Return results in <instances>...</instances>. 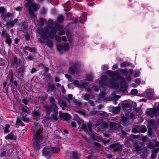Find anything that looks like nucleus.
Wrapping results in <instances>:
<instances>
[{
	"mask_svg": "<svg viewBox=\"0 0 159 159\" xmlns=\"http://www.w3.org/2000/svg\"><path fill=\"white\" fill-rule=\"evenodd\" d=\"M37 33L41 35V38L43 40H46L48 39H51L54 38L55 40L58 42L61 41V38L57 35H55L57 31L56 29L53 27L51 28V31L49 32L48 28H42L41 27H38L37 29Z\"/></svg>",
	"mask_w": 159,
	"mask_h": 159,
	"instance_id": "f257e3e1",
	"label": "nucleus"
},
{
	"mask_svg": "<svg viewBox=\"0 0 159 159\" xmlns=\"http://www.w3.org/2000/svg\"><path fill=\"white\" fill-rule=\"evenodd\" d=\"M17 69L16 72V75L18 78H23L24 73L25 69V67L23 65L22 61L21 59L19 60V63L16 66Z\"/></svg>",
	"mask_w": 159,
	"mask_h": 159,
	"instance_id": "f03ea898",
	"label": "nucleus"
},
{
	"mask_svg": "<svg viewBox=\"0 0 159 159\" xmlns=\"http://www.w3.org/2000/svg\"><path fill=\"white\" fill-rule=\"evenodd\" d=\"M120 125L119 124L113 122H110L109 124V131L110 132H114L119 129Z\"/></svg>",
	"mask_w": 159,
	"mask_h": 159,
	"instance_id": "7ed1b4c3",
	"label": "nucleus"
},
{
	"mask_svg": "<svg viewBox=\"0 0 159 159\" xmlns=\"http://www.w3.org/2000/svg\"><path fill=\"white\" fill-rule=\"evenodd\" d=\"M80 66V64L77 63H75L72 64L69 67V72L71 74H74L77 72L78 68Z\"/></svg>",
	"mask_w": 159,
	"mask_h": 159,
	"instance_id": "20e7f679",
	"label": "nucleus"
},
{
	"mask_svg": "<svg viewBox=\"0 0 159 159\" xmlns=\"http://www.w3.org/2000/svg\"><path fill=\"white\" fill-rule=\"evenodd\" d=\"M34 141L36 142H40L42 141L43 139V136L41 132L39 131L37 132L36 134L33 136Z\"/></svg>",
	"mask_w": 159,
	"mask_h": 159,
	"instance_id": "39448f33",
	"label": "nucleus"
},
{
	"mask_svg": "<svg viewBox=\"0 0 159 159\" xmlns=\"http://www.w3.org/2000/svg\"><path fill=\"white\" fill-rule=\"evenodd\" d=\"M43 155L46 157L47 159H49L51 157L52 154L50 149L48 148H44L43 150Z\"/></svg>",
	"mask_w": 159,
	"mask_h": 159,
	"instance_id": "423d86ee",
	"label": "nucleus"
},
{
	"mask_svg": "<svg viewBox=\"0 0 159 159\" xmlns=\"http://www.w3.org/2000/svg\"><path fill=\"white\" fill-rule=\"evenodd\" d=\"M59 117L62 120L64 119L65 120H68L71 118V116L67 113H63L61 112H59Z\"/></svg>",
	"mask_w": 159,
	"mask_h": 159,
	"instance_id": "0eeeda50",
	"label": "nucleus"
},
{
	"mask_svg": "<svg viewBox=\"0 0 159 159\" xmlns=\"http://www.w3.org/2000/svg\"><path fill=\"white\" fill-rule=\"evenodd\" d=\"M81 129L85 132H92V125L90 123H88L87 125L83 124L81 126Z\"/></svg>",
	"mask_w": 159,
	"mask_h": 159,
	"instance_id": "6e6552de",
	"label": "nucleus"
},
{
	"mask_svg": "<svg viewBox=\"0 0 159 159\" xmlns=\"http://www.w3.org/2000/svg\"><path fill=\"white\" fill-rule=\"evenodd\" d=\"M14 14L13 13H10L9 12H6L4 14H1V16L2 19L4 21L6 20L7 18H12L14 17Z\"/></svg>",
	"mask_w": 159,
	"mask_h": 159,
	"instance_id": "1a4fd4ad",
	"label": "nucleus"
},
{
	"mask_svg": "<svg viewBox=\"0 0 159 159\" xmlns=\"http://www.w3.org/2000/svg\"><path fill=\"white\" fill-rule=\"evenodd\" d=\"M109 147L111 148H113V150L115 152H116L120 150L121 148V146L119 143H116L111 144Z\"/></svg>",
	"mask_w": 159,
	"mask_h": 159,
	"instance_id": "9d476101",
	"label": "nucleus"
},
{
	"mask_svg": "<svg viewBox=\"0 0 159 159\" xmlns=\"http://www.w3.org/2000/svg\"><path fill=\"white\" fill-rule=\"evenodd\" d=\"M31 115L33 117V119L34 120H37L39 119L41 114L38 111H32Z\"/></svg>",
	"mask_w": 159,
	"mask_h": 159,
	"instance_id": "9b49d317",
	"label": "nucleus"
},
{
	"mask_svg": "<svg viewBox=\"0 0 159 159\" xmlns=\"http://www.w3.org/2000/svg\"><path fill=\"white\" fill-rule=\"evenodd\" d=\"M38 4L35 3H32L30 5L29 7H26L28 8H30L32 11L35 12L38 9Z\"/></svg>",
	"mask_w": 159,
	"mask_h": 159,
	"instance_id": "f8f14e48",
	"label": "nucleus"
},
{
	"mask_svg": "<svg viewBox=\"0 0 159 159\" xmlns=\"http://www.w3.org/2000/svg\"><path fill=\"white\" fill-rule=\"evenodd\" d=\"M21 30L25 33L27 32L28 31V27L26 22H25L22 24L21 28Z\"/></svg>",
	"mask_w": 159,
	"mask_h": 159,
	"instance_id": "ddd939ff",
	"label": "nucleus"
},
{
	"mask_svg": "<svg viewBox=\"0 0 159 159\" xmlns=\"http://www.w3.org/2000/svg\"><path fill=\"white\" fill-rule=\"evenodd\" d=\"M155 111L154 109H148L146 111V114L147 115L151 117H153L154 116Z\"/></svg>",
	"mask_w": 159,
	"mask_h": 159,
	"instance_id": "4468645a",
	"label": "nucleus"
},
{
	"mask_svg": "<svg viewBox=\"0 0 159 159\" xmlns=\"http://www.w3.org/2000/svg\"><path fill=\"white\" fill-rule=\"evenodd\" d=\"M15 138V136L13 133L12 132L8 134L5 137V138L7 140H14Z\"/></svg>",
	"mask_w": 159,
	"mask_h": 159,
	"instance_id": "2eb2a0df",
	"label": "nucleus"
},
{
	"mask_svg": "<svg viewBox=\"0 0 159 159\" xmlns=\"http://www.w3.org/2000/svg\"><path fill=\"white\" fill-rule=\"evenodd\" d=\"M50 150L51 154L58 153L60 151V148L56 147H50Z\"/></svg>",
	"mask_w": 159,
	"mask_h": 159,
	"instance_id": "dca6fc26",
	"label": "nucleus"
},
{
	"mask_svg": "<svg viewBox=\"0 0 159 159\" xmlns=\"http://www.w3.org/2000/svg\"><path fill=\"white\" fill-rule=\"evenodd\" d=\"M43 107L45 108L46 114L47 115H49L52 111L51 108L50 106L45 105Z\"/></svg>",
	"mask_w": 159,
	"mask_h": 159,
	"instance_id": "f3484780",
	"label": "nucleus"
},
{
	"mask_svg": "<svg viewBox=\"0 0 159 159\" xmlns=\"http://www.w3.org/2000/svg\"><path fill=\"white\" fill-rule=\"evenodd\" d=\"M107 74L111 77H113L117 75L118 73L116 71H112L110 70H107L106 72Z\"/></svg>",
	"mask_w": 159,
	"mask_h": 159,
	"instance_id": "a211bd4d",
	"label": "nucleus"
},
{
	"mask_svg": "<svg viewBox=\"0 0 159 159\" xmlns=\"http://www.w3.org/2000/svg\"><path fill=\"white\" fill-rule=\"evenodd\" d=\"M18 20L17 19H15L12 21H9L7 23V25L10 26L11 27H13L15 24L18 21Z\"/></svg>",
	"mask_w": 159,
	"mask_h": 159,
	"instance_id": "6ab92c4d",
	"label": "nucleus"
},
{
	"mask_svg": "<svg viewBox=\"0 0 159 159\" xmlns=\"http://www.w3.org/2000/svg\"><path fill=\"white\" fill-rule=\"evenodd\" d=\"M16 127L18 128L20 126H24V125L20 119H18L16 120Z\"/></svg>",
	"mask_w": 159,
	"mask_h": 159,
	"instance_id": "aec40b11",
	"label": "nucleus"
},
{
	"mask_svg": "<svg viewBox=\"0 0 159 159\" xmlns=\"http://www.w3.org/2000/svg\"><path fill=\"white\" fill-rule=\"evenodd\" d=\"M47 86L48 89H50L52 91H54L56 89L55 85L54 84H51L48 83L47 84Z\"/></svg>",
	"mask_w": 159,
	"mask_h": 159,
	"instance_id": "412c9836",
	"label": "nucleus"
},
{
	"mask_svg": "<svg viewBox=\"0 0 159 159\" xmlns=\"http://www.w3.org/2000/svg\"><path fill=\"white\" fill-rule=\"evenodd\" d=\"M131 107V104L128 103H124L122 106V107L124 110H127L128 108H130Z\"/></svg>",
	"mask_w": 159,
	"mask_h": 159,
	"instance_id": "4be33fe9",
	"label": "nucleus"
},
{
	"mask_svg": "<svg viewBox=\"0 0 159 159\" xmlns=\"http://www.w3.org/2000/svg\"><path fill=\"white\" fill-rule=\"evenodd\" d=\"M10 128V125L8 124H6L5 125V127L3 128L4 130V133L5 134L7 133L10 132V130L9 129Z\"/></svg>",
	"mask_w": 159,
	"mask_h": 159,
	"instance_id": "5701e85b",
	"label": "nucleus"
},
{
	"mask_svg": "<svg viewBox=\"0 0 159 159\" xmlns=\"http://www.w3.org/2000/svg\"><path fill=\"white\" fill-rule=\"evenodd\" d=\"M120 98V96L119 95H115L113 97V101L112 102L115 105H116L117 103V102L116 101V100H118V99Z\"/></svg>",
	"mask_w": 159,
	"mask_h": 159,
	"instance_id": "b1692460",
	"label": "nucleus"
},
{
	"mask_svg": "<svg viewBox=\"0 0 159 159\" xmlns=\"http://www.w3.org/2000/svg\"><path fill=\"white\" fill-rule=\"evenodd\" d=\"M47 39L46 42L47 45L50 48H52L53 46V42L50 39Z\"/></svg>",
	"mask_w": 159,
	"mask_h": 159,
	"instance_id": "393cba45",
	"label": "nucleus"
},
{
	"mask_svg": "<svg viewBox=\"0 0 159 159\" xmlns=\"http://www.w3.org/2000/svg\"><path fill=\"white\" fill-rule=\"evenodd\" d=\"M6 39L5 42L8 44L9 46H11L12 43V40L10 38V36L9 35V36L7 37Z\"/></svg>",
	"mask_w": 159,
	"mask_h": 159,
	"instance_id": "a878e982",
	"label": "nucleus"
},
{
	"mask_svg": "<svg viewBox=\"0 0 159 159\" xmlns=\"http://www.w3.org/2000/svg\"><path fill=\"white\" fill-rule=\"evenodd\" d=\"M39 142L34 141L33 147L35 149L38 150L40 149V147L39 144Z\"/></svg>",
	"mask_w": 159,
	"mask_h": 159,
	"instance_id": "bb28decb",
	"label": "nucleus"
},
{
	"mask_svg": "<svg viewBox=\"0 0 159 159\" xmlns=\"http://www.w3.org/2000/svg\"><path fill=\"white\" fill-rule=\"evenodd\" d=\"M58 103L60 107H67V105L65 102L63 100H60L58 101Z\"/></svg>",
	"mask_w": 159,
	"mask_h": 159,
	"instance_id": "cd10ccee",
	"label": "nucleus"
},
{
	"mask_svg": "<svg viewBox=\"0 0 159 159\" xmlns=\"http://www.w3.org/2000/svg\"><path fill=\"white\" fill-rule=\"evenodd\" d=\"M155 124V121L153 120H150L148 121V127L152 128Z\"/></svg>",
	"mask_w": 159,
	"mask_h": 159,
	"instance_id": "c85d7f7f",
	"label": "nucleus"
},
{
	"mask_svg": "<svg viewBox=\"0 0 159 159\" xmlns=\"http://www.w3.org/2000/svg\"><path fill=\"white\" fill-rule=\"evenodd\" d=\"M55 27H54L56 29V30L60 31L62 29L61 26L58 23H55Z\"/></svg>",
	"mask_w": 159,
	"mask_h": 159,
	"instance_id": "c756f323",
	"label": "nucleus"
},
{
	"mask_svg": "<svg viewBox=\"0 0 159 159\" xmlns=\"http://www.w3.org/2000/svg\"><path fill=\"white\" fill-rule=\"evenodd\" d=\"M19 59L18 60L17 57H15L13 58V61L11 65L12 66H14L15 65H17L18 64Z\"/></svg>",
	"mask_w": 159,
	"mask_h": 159,
	"instance_id": "7c9ffc66",
	"label": "nucleus"
},
{
	"mask_svg": "<svg viewBox=\"0 0 159 159\" xmlns=\"http://www.w3.org/2000/svg\"><path fill=\"white\" fill-rule=\"evenodd\" d=\"M88 86V84L83 81L81 82L80 83L79 87L80 88H85Z\"/></svg>",
	"mask_w": 159,
	"mask_h": 159,
	"instance_id": "2f4dec72",
	"label": "nucleus"
},
{
	"mask_svg": "<svg viewBox=\"0 0 159 159\" xmlns=\"http://www.w3.org/2000/svg\"><path fill=\"white\" fill-rule=\"evenodd\" d=\"M93 78V75L91 73L88 74L87 75L86 79L89 81H92Z\"/></svg>",
	"mask_w": 159,
	"mask_h": 159,
	"instance_id": "473e14b6",
	"label": "nucleus"
},
{
	"mask_svg": "<svg viewBox=\"0 0 159 159\" xmlns=\"http://www.w3.org/2000/svg\"><path fill=\"white\" fill-rule=\"evenodd\" d=\"M45 20L43 18H40L38 21V24L40 26H43L44 25V22Z\"/></svg>",
	"mask_w": 159,
	"mask_h": 159,
	"instance_id": "72a5a7b5",
	"label": "nucleus"
},
{
	"mask_svg": "<svg viewBox=\"0 0 159 159\" xmlns=\"http://www.w3.org/2000/svg\"><path fill=\"white\" fill-rule=\"evenodd\" d=\"M146 96L147 97L150 99H152L153 97V93L150 92L147 93H146Z\"/></svg>",
	"mask_w": 159,
	"mask_h": 159,
	"instance_id": "f704fd0d",
	"label": "nucleus"
},
{
	"mask_svg": "<svg viewBox=\"0 0 159 159\" xmlns=\"http://www.w3.org/2000/svg\"><path fill=\"white\" fill-rule=\"evenodd\" d=\"M155 111L154 113V116L157 117L159 116V107H157L156 108L154 109Z\"/></svg>",
	"mask_w": 159,
	"mask_h": 159,
	"instance_id": "c9c22d12",
	"label": "nucleus"
},
{
	"mask_svg": "<svg viewBox=\"0 0 159 159\" xmlns=\"http://www.w3.org/2000/svg\"><path fill=\"white\" fill-rule=\"evenodd\" d=\"M127 66H131V64L128 62L125 61L122 63L120 64L121 67H126Z\"/></svg>",
	"mask_w": 159,
	"mask_h": 159,
	"instance_id": "e433bc0d",
	"label": "nucleus"
},
{
	"mask_svg": "<svg viewBox=\"0 0 159 159\" xmlns=\"http://www.w3.org/2000/svg\"><path fill=\"white\" fill-rule=\"evenodd\" d=\"M9 35L8 34L7 32H6V31L5 30H3L1 34V36L3 37V38H6L7 37L9 36Z\"/></svg>",
	"mask_w": 159,
	"mask_h": 159,
	"instance_id": "4c0bfd02",
	"label": "nucleus"
},
{
	"mask_svg": "<svg viewBox=\"0 0 159 159\" xmlns=\"http://www.w3.org/2000/svg\"><path fill=\"white\" fill-rule=\"evenodd\" d=\"M64 16L62 15H60L57 18V20L58 22H62L64 20Z\"/></svg>",
	"mask_w": 159,
	"mask_h": 159,
	"instance_id": "58836bf2",
	"label": "nucleus"
},
{
	"mask_svg": "<svg viewBox=\"0 0 159 159\" xmlns=\"http://www.w3.org/2000/svg\"><path fill=\"white\" fill-rule=\"evenodd\" d=\"M78 155L77 153L75 152H73L72 155V159H78Z\"/></svg>",
	"mask_w": 159,
	"mask_h": 159,
	"instance_id": "ea45409f",
	"label": "nucleus"
},
{
	"mask_svg": "<svg viewBox=\"0 0 159 159\" xmlns=\"http://www.w3.org/2000/svg\"><path fill=\"white\" fill-rule=\"evenodd\" d=\"M28 10L29 11L30 15L31 18H34V14L33 12V11L31 10L30 8H28Z\"/></svg>",
	"mask_w": 159,
	"mask_h": 159,
	"instance_id": "a19ab883",
	"label": "nucleus"
},
{
	"mask_svg": "<svg viewBox=\"0 0 159 159\" xmlns=\"http://www.w3.org/2000/svg\"><path fill=\"white\" fill-rule=\"evenodd\" d=\"M63 48L65 51H67L69 50V45L68 43H65L63 45Z\"/></svg>",
	"mask_w": 159,
	"mask_h": 159,
	"instance_id": "79ce46f5",
	"label": "nucleus"
},
{
	"mask_svg": "<svg viewBox=\"0 0 159 159\" xmlns=\"http://www.w3.org/2000/svg\"><path fill=\"white\" fill-rule=\"evenodd\" d=\"M50 106L51 107H52V108H53L54 110H57L58 109L57 107L56 106V104L54 103H51Z\"/></svg>",
	"mask_w": 159,
	"mask_h": 159,
	"instance_id": "37998d69",
	"label": "nucleus"
},
{
	"mask_svg": "<svg viewBox=\"0 0 159 159\" xmlns=\"http://www.w3.org/2000/svg\"><path fill=\"white\" fill-rule=\"evenodd\" d=\"M57 47V50L60 51L64 49L63 45L61 44H58Z\"/></svg>",
	"mask_w": 159,
	"mask_h": 159,
	"instance_id": "c03bdc74",
	"label": "nucleus"
},
{
	"mask_svg": "<svg viewBox=\"0 0 159 159\" xmlns=\"http://www.w3.org/2000/svg\"><path fill=\"white\" fill-rule=\"evenodd\" d=\"M140 129L143 133H144L147 131V128L145 126H142L140 128Z\"/></svg>",
	"mask_w": 159,
	"mask_h": 159,
	"instance_id": "a18cd8bd",
	"label": "nucleus"
},
{
	"mask_svg": "<svg viewBox=\"0 0 159 159\" xmlns=\"http://www.w3.org/2000/svg\"><path fill=\"white\" fill-rule=\"evenodd\" d=\"M25 0L27 2V3L25 4V7H29V5H30V4L33 3L32 2L33 0Z\"/></svg>",
	"mask_w": 159,
	"mask_h": 159,
	"instance_id": "49530a36",
	"label": "nucleus"
},
{
	"mask_svg": "<svg viewBox=\"0 0 159 159\" xmlns=\"http://www.w3.org/2000/svg\"><path fill=\"white\" fill-rule=\"evenodd\" d=\"M120 71L122 73V74L126 76L127 75L128 72L127 71L122 69H120Z\"/></svg>",
	"mask_w": 159,
	"mask_h": 159,
	"instance_id": "de8ad7c7",
	"label": "nucleus"
},
{
	"mask_svg": "<svg viewBox=\"0 0 159 159\" xmlns=\"http://www.w3.org/2000/svg\"><path fill=\"white\" fill-rule=\"evenodd\" d=\"M102 125L103 128H105L107 127L108 128L109 124H107L106 122H103L102 123Z\"/></svg>",
	"mask_w": 159,
	"mask_h": 159,
	"instance_id": "09e8293b",
	"label": "nucleus"
},
{
	"mask_svg": "<svg viewBox=\"0 0 159 159\" xmlns=\"http://www.w3.org/2000/svg\"><path fill=\"white\" fill-rule=\"evenodd\" d=\"M138 93V91L137 89H132L131 92V93L132 95H136Z\"/></svg>",
	"mask_w": 159,
	"mask_h": 159,
	"instance_id": "8fccbe9b",
	"label": "nucleus"
},
{
	"mask_svg": "<svg viewBox=\"0 0 159 159\" xmlns=\"http://www.w3.org/2000/svg\"><path fill=\"white\" fill-rule=\"evenodd\" d=\"M48 99L50 102L51 103H54L55 101V100L54 98L52 96L49 97Z\"/></svg>",
	"mask_w": 159,
	"mask_h": 159,
	"instance_id": "3c124183",
	"label": "nucleus"
},
{
	"mask_svg": "<svg viewBox=\"0 0 159 159\" xmlns=\"http://www.w3.org/2000/svg\"><path fill=\"white\" fill-rule=\"evenodd\" d=\"M148 147L150 149H153L154 148V145L152 143L150 142L148 143Z\"/></svg>",
	"mask_w": 159,
	"mask_h": 159,
	"instance_id": "603ef678",
	"label": "nucleus"
},
{
	"mask_svg": "<svg viewBox=\"0 0 159 159\" xmlns=\"http://www.w3.org/2000/svg\"><path fill=\"white\" fill-rule=\"evenodd\" d=\"M99 84L101 85L102 86H106L107 85V84L105 80H101L99 82Z\"/></svg>",
	"mask_w": 159,
	"mask_h": 159,
	"instance_id": "864d4df0",
	"label": "nucleus"
},
{
	"mask_svg": "<svg viewBox=\"0 0 159 159\" xmlns=\"http://www.w3.org/2000/svg\"><path fill=\"white\" fill-rule=\"evenodd\" d=\"M5 11V9L4 7H0V13L1 14H4Z\"/></svg>",
	"mask_w": 159,
	"mask_h": 159,
	"instance_id": "5fc2aeb1",
	"label": "nucleus"
},
{
	"mask_svg": "<svg viewBox=\"0 0 159 159\" xmlns=\"http://www.w3.org/2000/svg\"><path fill=\"white\" fill-rule=\"evenodd\" d=\"M9 149L8 150V152L9 153H11L13 151V147L12 145H10V146L9 147Z\"/></svg>",
	"mask_w": 159,
	"mask_h": 159,
	"instance_id": "6e6d98bb",
	"label": "nucleus"
},
{
	"mask_svg": "<svg viewBox=\"0 0 159 159\" xmlns=\"http://www.w3.org/2000/svg\"><path fill=\"white\" fill-rule=\"evenodd\" d=\"M90 97V95L88 94H85L84 96H82L83 98H84L86 100H88L89 98Z\"/></svg>",
	"mask_w": 159,
	"mask_h": 159,
	"instance_id": "4d7b16f0",
	"label": "nucleus"
},
{
	"mask_svg": "<svg viewBox=\"0 0 159 159\" xmlns=\"http://www.w3.org/2000/svg\"><path fill=\"white\" fill-rule=\"evenodd\" d=\"M65 77L68 79V80H69V81L70 82H72L73 81L72 79L71 78V76L70 75H69L67 74H66L65 75Z\"/></svg>",
	"mask_w": 159,
	"mask_h": 159,
	"instance_id": "13d9d810",
	"label": "nucleus"
},
{
	"mask_svg": "<svg viewBox=\"0 0 159 159\" xmlns=\"http://www.w3.org/2000/svg\"><path fill=\"white\" fill-rule=\"evenodd\" d=\"M68 100L69 102L70 103V100H71L73 99V95L71 94H70L68 96Z\"/></svg>",
	"mask_w": 159,
	"mask_h": 159,
	"instance_id": "bf43d9fd",
	"label": "nucleus"
},
{
	"mask_svg": "<svg viewBox=\"0 0 159 159\" xmlns=\"http://www.w3.org/2000/svg\"><path fill=\"white\" fill-rule=\"evenodd\" d=\"M148 133L149 135L151 136L152 134V128L148 127Z\"/></svg>",
	"mask_w": 159,
	"mask_h": 159,
	"instance_id": "052dcab7",
	"label": "nucleus"
},
{
	"mask_svg": "<svg viewBox=\"0 0 159 159\" xmlns=\"http://www.w3.org/2000/svg\"><path fill=\"white\" fill-rule=\"evenodd\" d=\"M126 86V84L125 82H123L120 84V86L121 88L125 89Z\"/></svg>",
	"mask_w": 159,
	"mask_h": 159,
	"instance_id": "680f3d73",
	"label": "nucleus"
},
{
	"mask_svg": "<svg viewBox=\"0 0 159 159\" xmlns=\"http://www.w3.org/2000/svg\"><path fill=\"white\" fill-rule=\"evenodd\" d=\"M21 120L24 121L26 122H29V119L26 117L24 116H22L21 118Z\"/></svg>",
	"mask_w": 159,
	"mask_h": 159,
	"instance_id": "e2e57ef3",
	"label": "nucleus"
},
{
	"mask_svg": "<svg viewBox=\"0 0 159 159\" xmlns=\"http://www.w3.org/2000/svg\"><path fill=\"white\" fill-rule=\"evenodd\" d=\"M108 66L107 65H104L102 66V69L103 70H105L108 69Z\"/></svg>",
	"mask_w": 159,
	"mask_h": 159,
	"instance_id": "0e129e2a",
	"label": "nucleus"
},
{
	"mask_svg": "<svg viewBox=\"0 0 159 159\" xmlns=\"http://www.w3.org/2000/svg\"><path fill=\"white\" fill-rule=\"evenodd\" d=\"M99 111H94L91 112L90 114L91 115H95L96 114L98 113Z\"/></svg>",
	"mask_w": 159,
	"mask_h": 159,
	"instance_id": "69168bd1",
	"label": "nucleus"
},
{
	"mask_svg": "<svg viewBox=\"0 0 159 159\" xmlns=\"http://www.w3.org/2000/svg\"><path fill=\"white\" fill-rule=\"evenodd\" d=\"M99 98L101 99H105L106 98L105 97V94L104 93H102L101 94Z\"/></svg>",
	"mask_w": 159,
	"mask_h": 159,
	"instance_id": "338daca9",
	"label": "nucleus"
},
{
	"mask_svg": "<svg viewBox=\"0 0 159 159\" xmlns=\"http://www.w3.org/2000/svg\"><path fill=\"white\" fill-rule=\"evenodd\" d=\"M114 110L116 112H118L120 111V107L118 106L115 107L114 108Z\"/></svg>",
	"mask_w": 159,
	"mask_h": 159,
	"instance_id": "774afa93",
	"label": "nucleus"
}]
</instances>
